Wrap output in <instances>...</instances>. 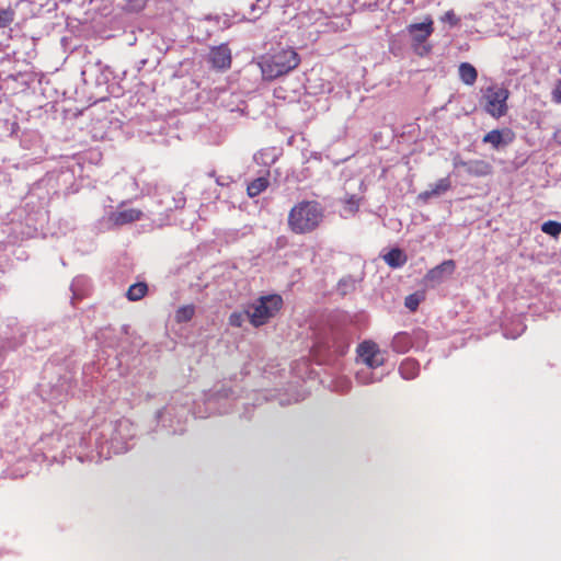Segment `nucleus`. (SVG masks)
<instances>
[{
    "mask_svg": "<svg viewBox=\"0 0 561 561\" xmlns=\"http://www.w3.org/2000/svg\"><path fill=\"white\" fill-rule=\"evenodd\" d=\"M324 218V209L317 201L295 204L287 216L288 229L295 234H308L317 230Z\"/></svg>",
    "mask_w": 561,
    "mask_h": 561,
    "instance_id": "1",
    "label": "nucleus"
},
{
    "mask_svg": "<svg viewBox=\"0 0 561 561\" xmlns=\"http://www.w3.org/2000/svg\"><path fill=\"white\" fill-rule=\"evenodd\" d=\"M299 55L293 48L282 49L262 62V72L266 79L284 76L298 67Z\"/></svg>",
    "mask_w": 561,
    "mask_h": 561,
    "instance_id": "2",
    "label": "nucleus"
},
{
    "mask_svg": "<svg viewBox=\"0 0 561 561\" xmlns=\"http://www.w3.org/2000/svg\"><path fill=\"white\" fill-rule=\"evenodd\" d=\"M283 307V298L277 295H266L260 297L249 310L245 311L250 323L259 328L264 325L275 317Z\"/></svg>",
    "mask_w": 561,
    "mask_h": 561,
    "instance_id": "3",
    "label": "nucleus"
},
{
    "mask_svg": "<svg viewBox=\"0 0 561 561\" xmlns=\"http://www.w3.org/2000/svg\"><path fill=\"white\" fill-rule=\"evenodd\" d=\"M510 91L499 85H491L483 92L484 111L494 118L506 115Z\"/></svg>",
    "mask_w": 561,
    "mask_h": 561,
    "instance_id": "4",
    "label": "nucleus"
},
{
    "mask_svg": "<svg viewBox=\"0 0 561 561\" xmlns=\"http://www.w3.org/2000/svg\"><path fill=\"white\" fill-rule=\"evenodd\" d=\"M407 30L411 36L414 51L420 56L430 54L432 46L426 41L434 32L433 19L427 15L422 23L410 24Z\"/></svg>",
    "mask_w": 561,
    "mask_h": 561,
    "instance_id": "5",
    "label": "nucleus"
},
{
    "mask_svg": "<svg viewBox=\"0 0 561 561\" xmlns=\"http://www.w3.org/2000/svg\"><path fill=\"white\" fill-rule=\"evenodd\" d=\"M358 356L369 368H377L383 365L385 358L379 346L373 341L362 342L356 350Z\"/></svg>",
    "mask_w": 561,
    "mask_h": 561,
    "instance_id": "6",
    "label": "nucleus"
},
{
    "mask_svg": "<svg viewBox=\"0 0 561 561\" xmlns=\"http://www.w3.org/2000/svg\"><path fill=\"white\" fill-rule=\"evenodd\" d=\"M208 61L211 64L213 68L219 71L228 70L232 62V55L228 45L220 44L211 47L208 55Z\"/></svg>",
    "mask_w": 561,
    "mask_h": 561,
    "instance_id": "7",
    "label": "nucleus"
},
{
    "mask_svg": "<svg viewBox=\"0 0 561 561\" xmlns=\"http://www.w3.org/2000/svg\"><path fill=\"white\" fill-rule=\"evenodd\" d=\"M515 138V134L510 128L493 129L483 136L482 141L490 144L494 149H499L501 146L511 144Z\"/></svg>",
    "mask_w": 561,
    "mask_h": 561,
    "instance_id": "8",
    "label": "nucleus"
},
{
    "mask_svg": "<svg viewBox=\"0 0 561 561\" xmlns=\"http://www.w3.org/2000/svg\"><path fill=\"white\" fill-rule=\"evenodd\" d=\"M456 263L454 260H446L439 265L430 270L425 275V280L432 284H438L443 280L444 275H451L455 272Z\"/></svg>",
    "mask_w": 561,
    "mask_h": 561,
    "instance_id": "9",
    "label": "nucleus"
},
{
    "mask_svg": "<svg viewBox=\"0 0 561 561\" xmlns=\"http://www.w3.org/2000/svg\"><path fill=\"white\" fill-rule=\"evenodd\" d=\"M469 175L481 178L492 174L493 167L490 162L481 159L462 161L460 163Z\"/></svg>",
    "mask_w": 561,
    "mask_h": 561,
    "instance_id": "10",
    "label": "nucleus"
},
{
    "mask_svg": "<svg viewBox=\"0 0 561 561\" xmlns=\"http://www.w3.org/2000/svg\"><path fill=\"white\" fill-rule=\"evenodd\" d=\"M142 211L137 208H128L123 210H117L110 215V220L116 226H123L127 224H131L141 219Z\"/></svg>",
    "mask_w": 561,
    "mask_h": 561,
    "instance_id": "11",
    "label": "nucleus"
},
{
    "mask_svg": "<svg viewBox=\"0 0 561 561\" xmlns=\"http://www.w3.org/2000/svg\"><path fill=\"white\" fill-rule=\"evenodd\" d=\"M451 188V181L449 176L439 179L430 190L420 193L419 197L423 201H428L432 197L445 194Z\"/></svg>",
    "mask_w": 561,
    "mask_h": 561,
    "instance_id": "12",
    "label": "nucleus"
},
{
    "mask_svg": "<svg viewBox=\"0 0 561 561\" xmlns=\"http://www.w3.org/2000/svg\"><path fill=\"white\" fill-rule=\"evenodd\" d=\"M391 345L397 353H407L413 347V339L408 332H399L393 336Z\"/></svg>",
    "mask_w": 561,
    "mask_h": 561,
    "instance_id": "13",
    "label": "nucleus"
},
{
    "mask_svg": "<svg viewBox=\"0 0 561 561\" xmlns=\"http://www.w3.org/2000/svg\"><path fill=\"white\" fill-rule=\"evenodd\" d=\"M460 80L467 85H473L478 79L477 69L469 62H461L458 67Z\"/></svg>",
    "mask_w": 561,
    "mask_h": 561,
    "instance_id": "14",
    "label": "nucleus"
},
{
    "mask_svg": "<svg viewBox=\"0 0 561 561\" xmlns=\"http://www.w3.org/2000/svg\"><path fill=\"white\" fill-rule=\"evenodd\" d=\"M383 260L390 267L397 268L403 266L408 257L402 250L394 248L383 255Z\"/></svg>",
    "mask_w": 561,
    "mask_h": 561,
    "instance_id": "15",
    "label": "nucleus"
},
{
    "mask_svg": "<svg viewBox=\"0 0 561 561\" xmlns=\"http://www.w3.org/2000/svg\"><path fill=\"white\" fill-rule=\"evenodd\" d=\"M270 185L268 176H260L251 181L247 186V194L253 198L264 192Z\"/></svg>",
    "mask_w": 561,
    "mask_h": 561,
    "instance_id": "16",
    "label": "nucleus"
},
{
    "mask_svg": "<svg viewBox=\"0 0 561 561\" xmlns=\"http://www.w3.org/2000/svg\"><path fill=\"white\" fill-rule=\"evenodd\" d=\"M399 371L402 378L411 380L419 375L420 367L416 360L408 358L400 364Z\"/></svg>",
    "mask_w": 561,
    "mask_h": 561,
    "instance_id": "17",
    "label": "nucleus"
},
{
    "mask_svg": "<svg viewBox=\"0 0 561 561\" xmlns=\"http://www.w3.org/2000/svg\"><path fill=\"white\" fill-rule=\"evenodd\" d=\"M148 293V285L145 282L135 283L129 286L126 297L129 301H138Z\"/></svg>",
    "mask_w": 561,
    "mask_h": 561,
    "instance_id": "18",
    "label": "nucleus"
},
{
    "mask_svg": "<svg viewBox=\"0 0 561 561\" xmlns=\"http://www.w3.org/2000/svg\"><path fill=\"white\" fill-rule=\"evenodd\" d=\"M195 313V307L193 305H186L180 307L175 312V320L179 323L190 321Z\"/></svg>",
    "mask_w": 561,
    "mask_h": 561,
    "instance_id": "19",
    "label": "nucleus"
},
{
    "mask_svg": "<svg viewBox=\"0 0 561 561\" xmlns=\"http://www.w3.org/2000/svg\"><path fill=\"white\" fill-rule=\"evenodd\" d=\"M14 19L15 11L11 7L0 9V28H5L10 26Z\"/></svg>",
    "mask_w": 561,
    "mask_h": 561,
    "instance_id": "20",
    "label": "nucleus"
},
{
    "mask_svg": "<svg viewBox=\"0 0 561 561\" xmlns=\"http://www.w3.org/2000/svg\"><path fill=\"white\" fill-rule=\"evenodd\" d=\"M360 198L356 195H351L344 199V210L350 215H355L359 208Z\"/></svg>",
    "mask_w": 561,
    "mask_h": 561,
    "instance_id": "21",
    "label": "nucleus"
},
{
    "mask_svg": "<svg viewBox=\"0 0 561 561\" xmlns=\"http://www.w3.org/2000/svg\"><path fill=\"white\" fill-rule=\"evenodd\" d=\"M541 230L551 237H558L561 233V222L548 220L542 224Z\"/></svg>",
    "mask_w": 561,
    "mask_h": 561,
    "instance_id": "22",
    "label": "nucleus"
},
{
    "mask_svg": "<svg viewBox=\"0 0 561 561\" xmlns=\"http://www.w3.org/2000/svg\"><path fill=\"white\" fill-rule=\"evenodd\" d=\"M424 296L419 293L411 294L405 297L404 306L411 310L415 311L420 305V302L423 300Z\"/></svg>",
    "mask_w": 561,
    "mask_h": 561,
    "instance_id": "23",
    "label": "nucleus"
},
{
    "mask_svg": "<svg viewBox=\"0 0 561 561\" xmlns=\"http://www.w3.org/2000/svg\"><path fill=\"white\" fill-rule=\"evenodd\" d=\"M440 21L444 23H448L450 26H456L460 19L456 15L453 10L445 12V14L440 18Z\"/></svg>",
    "mask_w": 561,
    "mask_h": 561,
    "instance_id": "24",
    "label": "nucleus"
},
{
    "mask_svg": "<svg viewBox=\"0 0 561 561\" xmlns=\"http://www.w3.org/2000/svg\"><path fill=\"white\" fill-rule=\"evenodd\" d=\"M228 322L231 327L240 328L244 322V314L242 312H232L229 316Z\"/></svg>",
    "mask_w": 561,
    "mask_h": 561,
    "instance_id": "25",
    "label": "nucleus"
},
{
    "mask_svg": "<svg viewBox=\"0 0 561 561\" xmlns=\"http://www.w3.org/2000/svg\"><path fill=\"white\" fill-rule=\"evenodd\" d=\"M173 201H174V205L168 206V209H170V210L173 208H175V209L183 208L185 205L186 198L182 192H175L173 195Z\"/></svg>",
    "mask_w": 561,
    "mask_h": 561,
    "instance_id": "26",
    "label": "nucleus"
},
{
    "mask_svg": "<svg viewBox=\"0 0 561 561\" xmlns=\"http://www.w3.org/2000/svg\"><path fill=\"white\" fill-rule=\"evenodd\" d=\"M552 101L561 104V80H559L552 90Z\"/></svg>",
    "mask_w": 561,
    "mask_h": 561,
    "instance_id": "27",
    "label": "nucleus"
},
{
    "mask_svg": "<svg viewBox=\"0 0 561 561\" xmlns=\"http://www.w3.org/2000/svg\"><path fill=\"white\" fill-rule=\"evenodd\" d=\"M287 242H288V240H287V238H286V237H284V236L278 237V238L276 239V248H277V249H282V248H284V247H286V245H287Z\"/></svg>",
    "mask_w": 561,
    "mask_h": 561,
    "instance_id": "28",
    "label": "nucleus"
},
{
    "mask_svg": "<svg viewBox=\"0 0 561 561\" xmlns=\"http://www.w3.org/2000/svg\"><path fill=\"white\" fill-rule=\"evenodd\" d=\"M552 138L557 144L561 145V126L554 130Z\"/></svg>",
    "mask_w": 561,
    "mask_h": 561,
    "instance_id": "29",
    "label": "nucleus"
},
{
    "mask_svg": "<svg viewBox=\"0 0 561 561\" xmlns=\"http://www.w3.org/2000/svg\"><path fill=\"white\" fill-rule=\"evenodd\" d=\"M416 333L420 334V335L424 334V332L422 330L417 331Z\"/></svg>",
    "mask_w": 561,
    "mask_h": 561,
    "instance_id": "30",
    "label": "nucleus"
}]
</instances>
